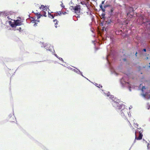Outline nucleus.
Returning <instances> with one entry per match:
<instances>
[{"instance_id":"4be33fe9","label":"nucleus","mask_w":150,"mask_h":150,"mask_svg":"<svg viewBox=\"0 0 150 150\" xmlns=\"http://www.w3.org/2000/svg\"><path fill=\"white\" fill-rule=\"evenodd\" d=\"M143 50L145 52L146 51V49H143Z\"/></svg>"},{"instance_id":"9d476101","label":"nucleus","mask_w":150,"mask_h":150,"mask_svg":"<svg viewBox=\"0 0 150 150\" xmlns=\"http://www.w3.org/2000/svg\"><path fill=\"white\" fill-rule=\"evenodd\" d=\"M41 13H42L41 15H42V16H44L45 17H46L47 15H46V12L45 11H42L41 12Z\"/></svg>"},{"instance_id":"393cba45","label":"nucleus","mask_w":150,"mask_h":150,"mask_svg":"<svg viewBox=\"0 0 150 150\" xmlns=\"http://www.w3.org/2000/svg\"><path fill=\"white\" fill-rule=\"evenodd\" d=\"M137 52H136V53H135V55L136 56H137Z\"/></svg>"},{"instance_id":"7c9ffc66","label":"nucleus","mask_w":150,"mask_h":150,"mask_svg":"<svg viewBox=\"0 0 150 150\" xmlns=\"http://www.w3.org/2000/svg\"><path fill=\"white\" fill-rule=\"evenodd\" d=\"M9 17H8H8H7V18H8V19H9Z\"/></svg>"},{"instance_id":"6ab92c4d","label":"nucleus","mask_w":150,"mask_h":150,"mask_svg":"<svg viewBox=\"0 0 150 150\" xmlns=\"http://www.w3.org/2000/svg\"><path fill=\"white\" fill-rule=\"evenodd\" d=\"M145 89V86H143L142 87V91H143V89Z\"/></svg>"},{"instance_id":"f03ea898","label":"nucleus","mask_w":150,"mask_h":150,"mask_svg":"<svg viewBox=\"0 0 150 150\" xmlns=\"http://www.w3.org/2000/svg\"><path fill=\"white\" fill-rule=\"evenodd\" d=\"M70 9L76 14L80 13L81 7L80 5H76L75 6H71L70 7Z\"/></svg>"},{"instance_id":"dca6fc26","label":"nucleus","mask_w":150,"mask_h":150,"mask_svg":"<svg viewBox=\"0 0 150 150\" xmlns=\"http://www.w3.org/2000/svg\"><path fill=\"white\" fill-rule=\"evenodd\" d=\"M62 13L64 14V13H63V12L61 13V12L59 11V13H58V15H61Z\"/></svg>"},{"instance_id":"ddd939ff","label":"nucleus","mask_w":150,"mask_h":150,"mask_svg":"<svg viewBox=\"0 0 150 150\" xmlns=\"http://www.w3.org/2000/svg\"><path fill=\"white\" fill-rule=\"evenodd\" d=\"M49 14V17H51L52 18H54V16L52 14H51L49 12H48Z\"/></svg>"},{"instance_id":"2eb2a0df","label":"nucleus","mask_w":150,"mask_h":150,"mask_svg":"<svg viewBox=\"0 0 150 150\" xmlns=\"http://www.w3.org/2000/svg\"><path fill=\"white\" fill-rule=\"evenodd\" d=\"M147 148L148 149H150V142L149 143H148L147 144Z\"/></svg>"},{"instance_id":"c85d7f7f","label":"nucleus","mask_w":150,"mask_h":150,"mask_svg":"<svg viewBox=\"0 0 150 150\" xmlns=\"http://www.w3.org/2000/svg\"><path fill=\"white\" fill-rule=\"evenodd\" d=\"M36 21H37V22H39V20H37Z\"/></svg>"},{"instance_id":"7ed1b4c3","label":"nucleus","mask_w":150,"mask_h":150,"mask_svg":"<svg viewBox=\"0 0 150 150\" xmlns=\"http://www.w3.org/2000/svg\"><path fill=\"white\" fill-rule=\"evenodd\" d=\"M133 9L132 7H129L128 8L127 11V16H129L130 18L132 17L133 14Z\"/></svg>"},{"instance_id":"473e14b6","label":"nucleus","mask_w":150,"mask_h":150,"mask_svg":"<svg viewBox=\"0 0 150 150\" xmlns=\"http://www.w3.org/2000/svg\"><path fill=\"white\" fill-rule=\"evenodd\" d=\"M103 18H104V16H103Z\"/></svg>"},{"instance_id":"2f4dec72","label":"nucleus","mask_w":150,"mask_h":150,"mask_svg":"<svg viewBox=\"0 0 150 150\" xmlns=\"http://www.w3.org/2000/svg\"><path fill=\"white\" fill-rule=\"evenodd\" d=\"M100 87L101 88H102V86H100Z\"/></svg>"},{"instance_id":"412c9836","label":"nucleus","mask_w":150,"mask_h":150,"mask_svg":"<svg viewBox=\"0 0 150 150\" xmlns=\"http://www.w3.org/2000/svg\"><path fill=\"white\" fill-rule=\"evenodd\" d=\"M113 11V8H112L111 10H110V12H111L112 13Z\"/></svg>"},{"instance_id":"a878e982","label":"nucleus","mask_w":150,"mask_h":150,"mask_svg":"<svg viewBox=\"0 0 150 150\" xmlns=\"http://www.w3.org/2000/svg\"><path fill=\"white\" fill-rule=\"evenodd\" d=\"M124 61H126V59H124Z\"/></svg>"},{"instance_id":"20e7f679","label":"nucleus","mask_w":150,"mask_h":150,"mask_svg":"<svg viewBox=\"0 0 150 150\" xmlns=\"http://www.w3.org/2000/svg\"><path fill=\"white\" fill-rule=\"evenodd\" d=\"M135 139L137 140H141L142 139V137L143 136V135L142 134V133L141 132H139V137H137L136 135V132H135Z\"/></svg>"},{"instance_id":"72a5a7b5","label":"nucleus","mask_w":150,"mask_h":150,"mask_svg":"<svg viewBox=\"0 0 150 150\" xmlns=\"http://www.w3.org/2000/svg\"><path fill=\"white\" fill-rule=\"evenodd\" d=\"M149 67H150V66H149Z\"/></svg>"},{"instance_id":"f3484780","label":"nucleus","mask_w":150,"mask_h":150,"mask_svg":"<svg viewBox=\"0 0 150 150\" xmlns=\"http://www.w3.org/2000/svg\"><path fill=\"white\" fill-rule=\"evenodd\" d=\"M100 7L103 11V6L102 5H100Z\"/></svg>"},{"instance_id":"f8f14e48","label":"nucleus","mask_w":150,"mask_h":150,"mask_svg":"<svg viewBox=\"0 0 150 150\" xmlns=\"http://www.w3.org/2000/svg\"><path fill=\"white\" fill-rule=\"evenodd\" d=\"M104 20L106 22V23L108 24H110L112 22L110 20H106V19L105 18H104Z\"/></svg>"},{"instance_id":"5701e85b","label":"nucleus","mask_w":150,"mask_h":150,"mask_svg":"<svg viewBox=\"0 0 150 150\" xmlns=\"http://www.w3.org/2000/svg\"><path fill=\"white\" fill-rule=\"evenodd\" d=\"M57 16V14H54V16Z\"/></svg>"},{"instance_id":"c756f323","label":"nucleus","mask_w":150,"mask_h":150,"mask_svg":"<svg viewBox=\"0 0 150 150\" xmlns=\"http://www.w3.org/2000/svg\"><path fill=\"white\" fill-rule=\"evenodd\" d=\"M62 5H63V4H62ZM62 6L63 7H64V6H63V5H62Z\"/></svg>"},{"instance_id":"39448f33","label":"nucleus","mask_w":150,"mask_h":150,"mask_svg":"<svg viewBox=\"0 0 150 150\" xmlns=\"http://www.w3.org/2000/svg\"><path fill=\"white\" fill-rule=\"evenodd\" d=\"M31 21L32 23H34V26L36 27L37 26V21H36V20H35V19L33 17H31Z\"/></svg>"},{"instance_id":"0eeeda50","label":"nucleus","mask_w":150,"mask_h":150,"mask_svg":"<svg viewBox=\"0 0 150 150\" xmlns=\"http://www.w3.org/2000/svg\"><path fill=\"white\" fill-rule=\"evenodd\" d=\"M41 9H42L43 11L46 10L47 11V7L46 6H45L44 5H42L40 7Z\"/></svg>"},{"instance_id":"f257e3e1","label":"nucleus","mask_w":150,"mask_h":150,"mask_svg":"<svg viewBox=\"0 0 150 150\" xmlns=\"http://www.w3.org/2000/svg\"><path fill=\"white\" fill-rule=\"evenodd\" d=\"M112 104L114 107L116 108V109L121 110V111L122 112H123L122 111H124V112H125L127 110V108H125V105L123 104H120L117 102L113 101Z\"/></svg>"},{"instance_id":"1a4fd4ad","label":"nucleus","mask_w":150,"mask_h":150,"mask_svg":"<svg viewBox=\"0 0 150 150\" xmlns=\"http://www.w3.org/2000/svg\"><path fill=\"white\" fill-rule=\"evenodd\" d=\"M9 24L12 27H14L16 26V24H15V23H12L11 21H9Z\"/></svg>"},{"instance_id":"a211bd4d","label":"nucleus","mask_w":150,"mask_h":150,"mask_svg":"<svg viewBox=\"0 0 150 150\" xmlns=\"http://www.w3.org/2000/svg\"><path fill=\"white\" fill-rule=\"evenodd\" d=\"M79 14H80V13H79L78 14H76L77 15V18H79L80 17V16Z\"/></svg>"},{"instance_id":"4468645a","label":"nucleus","mask_w":150,"mask_h":150,"mask_svg":"<svg viewBox=\"0 0 150 150\" xmlns=\"http://www.w3.org/2000/svg\"><path fill=\"white\" fill-rule=\"evenodd\" d=\"M127 109L126 110V111L125 112H124V111H123V112H121V114L122 115H124V113H126V112H127Z\"/></svg>"},{"instance_id":"6e6552de","label":"nucleus","mask_w":150,"mask_h":150,"mask_svg":"<svg viewBox=\"0 0 150 150\" xmlns=\"http://www.w3.org/2000/svg\"><path fill=\"white\" fill-rule=\"evenodd\" d=\"M35 13L36 15L37 16L38 19L40 18L41 16H42V15H41V14L40 13Z\"/></svg>"},{"instance_id":"bb28decb","label":"nucleus","mask_w":150,"mask_h":150,"mask_svg":"<svg viewBox=\"0 0 150 150\" xmlns=\"http://www.w3.org/2000/svg\"><path fill=\"white\" fill-rule=\"evenodd\" d=\"M142 19L143 20V19H144V17H142Z\"/></svg>"},{"instance_id":"b1692460","label":"nucleus","mask_w":150,"mask_h":150,"mask_svg":"<svg viewBox=\"0 0 150 150\" xmlns=\"http://www.w3.org/2000/svg\"><path fill=\"white\" fill-rule=\"evenodd\" d=\"M104 1H102V4H104Z\"/></svg>"},{"instance_id":"cd10ccee","label":"nucleus","mask_w":150,"mask_h":150,"mask_svg":"<svg viewBox=\"0 0 150 150\" xmlns=\"http://www.w3.org/2000/svg\"><path fill=\"white\" fill-rule=\"evenodd\" d=\"M131 88V87H129V90H130V91H131V89H130Z\"/></svg>"},{"instance_id":"aec40b11","label":"nucleus","mask_w":150,"mask_h":150,"mask_svg":"<svg viewBox=\"0 0 150 150\" xmlns=\"http://www.w3.org/2000/svg\"><path fill=\"white\" fill-rule=\"evenodd\" d=\"M21 28L20 27L18 29H17V30H18L20 32H21Z\"/></svg>"},{"instance_id":"423d86ee","label":"nucleus","mask_w":150,"mask_h":150,"mask_svg":"<svg viewBox=\"0 0 150 150\" xmlns=\"http://www.w3.org/2000/svg\"><path fill=\"white\" fill-rule=\"evenodd\" d=\"M14 21L15 23V24H16V26L21 25L22 24L21 21L18 19H17L16 20H14Z\"/></svg>"},{"instance_id":"9b49d317","label":"nucleus","mask_w":150,"mask_h":150,"mask_svg":"<svg viewBox=\"0 0 150 150\" xmlns=\"http://www.w3.org/2000/svg\"><path fill=\"white\" fill-rule=\"evenodd\" d=\"M53 21L54 23L55 27H57L58 25V22L56 19L54 20Z\"/></svg>"}]
</instances>
